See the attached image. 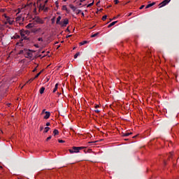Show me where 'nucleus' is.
Instances as JSON below:
<instances>
[{
    "mask_svg": "<svg viewBox=\"0 0 179 179\" xmlns=\"http://www.w3.org/2000/svg\"><path fill=\"white\" fill-rule=\"evenodd\" d=\"M20 36H21V39L20 40V42L17 43V45L23 47V41L29 40V38H27V36H26L24 31L23 30L20 31Z\"/></svg>",
    "mask_w": 179,
    "mask_h": 179,
    "instance_id": "f257e3e1",
    "label": "nucleus"
},
{
    "mask_svg": "<svg viewBox=\"0 0 179 179\" xmlns=\"http://www.w3.org/2000/svg\"><path fill=\"white\" fill-rule=\"evenodd\" d=\"M34 24H44V20H43L40 17L36 16L33 18Z\"/></svg>",
    "mask_w": 179,
    "mask_h": 179,
    "instance_id": "f03ea898",
    "label": "nucleus"
},
{
    "mask_svg": "<svg viewBox=\"0 0 179 179\" xmlns=\"http://www.w3.org/2000/svg\"><path fill=\"white\" fill-rule=\"evenodd\" d=\"M25 58H33V52L30 50L24 49Z\"/></svg>",
    "mask_w": 179,
    "mask_h": 179,
    "instance_id": "7ed1b4c3",
    "label": "nucleus"
},
{
    "mask_svg": "<svg viewBox=\"0 0 179 179\" xmlns=\"http://www.w3.org/2000/svg\"><path fill=\"white\" fill-rule=\"evenodd\" d=\"M171 1V0H164L162 2H161L159 4V8H164V6H166V5H169V3H170V2Z\"/></svg>",
    "mask_w": 179,
    "mask_h": 179,
    "instance_id": "20e7f679",
    "label": "nucleus"
},
{
    "mask_svg": "<svg viewBox=\"0 0 179 179\" xmlns=\"http://www.w3.org/2000/svg\"><path fill=\"white\" fill-rule=\"evenodd\" d=\"M3 16H4L5 19H6L5 24H8V23H9L10 24H13V21L10 20V17H8L6 14H3Z\"/></svg>",
    "mask_w": 179,
    "mask_h": 179,
    "instance_id": "39448f33",
    "label": "nucleus"
},
{
    "mask_svg": "<svg viewBox=\"0 0 179 179\" xmlns=\"http://www.w3.org/2000/svg\"><path fill=\"white\" fill-rule=\"evenodd\" d=\"M69 152H70V153H79V148L78 147L73 146L72 149L69 150Z\"/></svg>",
    "mask_w": 179,
    "mask_h": 179,
    "instance_id": "423d86ee",
    "label": "nucleus"
},
{
    "mask_svg": "<svg viewBox=\"0 0 179 179\" xmlns=\"http://www.w3.org/2000/svg\"><path fill=\"white\" fill-rule=\"evenodd\" d=\"M69 23V20L68 18H65L63 22H62V24H60V26L62 27H66V25Z\"/></svg>",
    "mask_w": 179,
    "mask_h": 179,
    "instance_id": "0eeeda50",
    "label": "nucleus"
},
{
    "mask_svg": "<svg viewBox=\"0 0 179 179\" xmlns=\"http://www.w3.org/2000/svg\"><path fill=\"white\" fill-rule=\"evenodd\" d=\"M45 115L43 117L45 120H48L50 118V116L51 115V113L48 111L45 112Z\"/></svg>",
    "mask_w": 179,
    "mask_h": 179,
    "instance_id": "6e6552de",
    "label": "nucleus"
},
{
    "mask_svg": "<svg viewBox=\"0 0 179 179\" xmlns=\"http://www.w3.org/2000/svg\"><path fill=\"white\" fill-rule=\"evenodd\" d=\"M61 19H62L61 16H59L57 18V21H56L57 24H62V22H61Z\"/></svg>",
    "mask_w": 179,
    "mask_h": 179,
    "instance_id": "1a4fd4ad",
    "label": "nucleus"
},
{
    "mask_svg": "<svg viewBox=\"0 0 179 179\" xmlns=\"http://www.w3.org/2000/svg\"><path fill=\"white\" fill-rule=\"evenodd\" d=\"M154 5H156V2H152L151 3H149L145 6V9H148V8H152V6H154Z\"/></svg>",
    "mask_w": 179,
    "mask_h": 179,
    "instance_id": "9d476101",
    "label": "nucleus"
},
{
    "mask_svg": "<svg viewBox=\"0 0 179 179\" xmlns=\"http://www.w3.org/2000/svg\"><path fill=\"white\" fill-rule=\"evenodd\" d=\"M34 23H29L26 26L27 29H31L33 27H34Z\"/></svg>",
    "mask_w": 179,
    "mask_h": 179,
    "instance_id": "9b49d317",
    "label": "nucleus"
},
{
    "mask_svg": "<svg viewBox=\"0 0 179 179\" xmlns=\"http://www.w3.org/2000/svg\"><path fill=\"white\" fill-rule=\"evenodd\" d=\"M69 8L72 9L73 12H76V7H75L73 4H70Z\"/></svg>",
    "mask_w": 179,
    "mask_h": 179,
    "instance_id": "f8f14e48",
    "label": "nucleus"
},
{
    "mask_svg": "<svg viewBox=\"0 0 179 179\" xmlns=\"http://www.w3.org/2000/svg\"><path fill=\"white\" fill-rule=\"evenodd\" d=\"M118 22V21H114L113 22H111L108 26V27L110 28V27H113V26H114L115 24H117Z\"/></svg>",
    "mask_w": 179,
    "mask_h": 179,
    "instance_id": "ddd939ff",
    "label": "nucleus"
},
{
    "mask_svg": "<svg viewBox=\"0 0 179 179\" xmlns=\"http://www.w3.org/2000/svg\"><path fill=\"white\" fill-rule=\"evenodd\" d=\"M44 90H45V87H42L40 89V90H39L40 94H43L44 93Z\"/></svg>",
    "mask_w": 179,
    "mask_h": 179,
    "instance_id": "4468645a",
    "label": "nucleus"
},
{
    "mask_svg": "<svg viewBox=\"0 0 179 179\" xmlns=\"http://www.w3.org/2000/svg\"><path fill=\"white\" fill-rule=\"evenodd\" d=\"M129 135H132V132H126V133L123 134V136H124V137L129 136Z\"/></svg>",
    "mask_w": 179,
    "mask_h": 179,
    "instance_id": "2eb2a0df",
    "label": "nucleus"
},
{
    "mask_svg": "<svg viewBox=\"0 0 179 179\" xmlns=\"http://www.w3.org/2000/svg\"><path fill=\"white\" fill-rule=\"evenodd\" d=\"M58 134H59V131H58V129H55L53 131V135L54 136H56V135H58Z\"/></svg>",
    "mask_w": 179,
    "mask_h": 179,
    "instance_id": "dca6fc26",
    "label": "nucleus"
},
{
    "mask_svg": "<svg viewBox=\"0 0 179 179\" xmlns=\"http://www.w3.org/2000/svg\"><path fill=\"white\" fill-rule=\"evenodd\" d=\"M62 10H66L67 13H69V10L66 8V6H62Z\"/></svg>",
    "mask_w": 179,
    "mask_h": 179,
    "instance_id": "f3484780",
    "label": "nucleus"
},
{
    "mask_svg": "<svg viewBox=\"0 0 179 179\" xmlns=\"http://www.w3.org/2000/svg\"><path fill=\"white\" fill-rule=\"evenodd\" d=\"M40 9H41V10H44L45 8V4H40L39 6Z\"/></svg>",
    "mask_w": 179,
    "mask_h": 179,
    "instance_id": "a211bd4d",
    "label": "nucleus"
},
{
    "mask_svg": "<svg viewBox=\"0 0 179 179\" xmlns=\"http://www.w3.org/2000/svg\"><path fill=\"white\" fill-rule=\"evenodd\" d=\"M89 42L87 41H83L80 43V45H85V44H87Z\"/></svg>",
    "mask_w": 179,
    "mask_h": 179,
    "instance_id": "6ab92c4d",
    "label": "nucleus"
},
{
    "mask_svg": "<svg viewBox=\"0 0 179 179\" xmlns=\"http://www.w3.org/2000/svg\"><path fill=\"white\" fill-rule=\"evenodd\" d=\"M23 31H24L25 36L26 35L29 36V34H30V31H29V30H26V31L23 30Z\"/></svg>",
    "mask_w": 179,
    "mask_h": 179,
    "instance_id": "aec40b11",
    "label": "nucleus"
},
{
    "mask_svg": "<svg viewBox=\"0 0 179 179\" xmlns=\"http://www.w3.org/2000/svg\"><path fill=\"white\" fill-rule=\"evenodd\" d=\"M43 71H40L39 73H38L36 76H35V77H34V79H37V78H38V76H40V75H41V73H42Z\"/></svg>",
    "mask_w": 179,
    "mask_h": 179,
    "instance_id": "412c9836",
    "label": "nucleus"
},
{
    "mask_svg": "<svg viewBox=\"0 0 179 179\" xmlns=\"http://www.w3.org/2000/svg\"><path fill=\"white\" fill-rule=\"evenodd\" d=\"M94 5V1H92V3H90L87 6V8H90L91 6H93Z\"/></svg>",
    "mask_w": 179,
    "mask_h": 179,
    "instance_id": "4be33fe9",
    "label": "nucleus"
},
{
    "mask_svg": "<svg viewBox=\"0 0 179 179\" xmlns=\"http://www.w3.org/2000/svg\"><path fill=\"white\" fill-rule=\"evenodd\" d=\"M79 55H80V52H77L75 55H74V59H76V58H78V57H79Z\"/></svg>",
    "mask_w": 179,
    "mask_h": 179,
    "instance_id": "5701e85b",
    "label": "nucleus"
},
{
    "mask_svg": "<svg viewBox=\"0 0 179 179\" xmlns=\"http://www.w3.org/2000/svg\"><path fill=\"white\" fill-rule=\"evenodd\" d=\"M48 131H50V127H45L44 132H45V134H47V132H48Z\"/></svg>",
    "mask_w": 179,
    "mask_h": 179,
    "instance_id": "b1692460",
    "label": "nucleus"
},
{
    "mask_svg": "<svg viewBox=\"0 0 179 179\" xmlns=\"http://www.w3.org/2000/svg\"><path fill=\"white\" fill-rule=\"evenodd\" d=\"M25 53H26V52L24 51V50H20V52H19L20 55L25 54Z\"/></svg>",
    "mask_w": 179,
    "mask_h": 179,
    "instance_id": "393cba45",
    "label": "nucleus"
},
{
    "mask_svg": "<svg viewBox=\"0 0 179 179\" xmlns=\"http://www.w3.org/2000/svg\"><path fill=\"white\" fill-rule=\"evenodd\" d=\"M96 36H99V32L94 34L91 36V37H96Z\"/></svg>",
    "mask_w": 179,
    "mask_h": 179,
    "instance_id": "a878e982",
    "label": "nucleus"
},
{
    "mask_svg": "<svg viewBox=\"0 0 179 179\" xmlns=\"http://www.w3.org/2000/svg\"><path fill=\"white\" fill-rule=\"evenodd\" d=\"M81 12H82V10H76V15H79V13H80Z\"/></svg>",
    "mask_w": 179,
    "mask_h": 179,
    "instance_id": "bb28decb",
    "label": "nucleus"
},
{
    "mask_svg": "<svg viewBox=\"0 0 179 179\" xmlns=\"http://www.w3.org/2000/svg\"><path fill=\"white\" fill-rule=\"evenodd\" d=\"M78 150H82V149H86V147H78Z\"/></svg>",
    "mask_w": 179,
    "mask_h": 179,
    "instance_id": "cd10ccee",
    "label": "nucleus"
},
{
    "mask_svg": "<svg viewBox=\"0 0 179 179\" xmlns=\"http://www.w3.org/2000/svg\"><path fill=\"white\" fill-rule=\"evenodd\" d=\"M59 143H65V141L58 140Z\"/></svg>",
    "mask_w": 179,
    "mask_h": 179,
    "instance_id": "c85d7f7f",
    "label": "nucleus"
},
{
    "mask_svg": "<svg viewBox=\"0 0 179 179\" xmlns=\"http://www.w3.org/2000/svg\"><path fill=\"white\" fill-rule=\"evenodd\" d=\"M107 19V15H103V17H102V20H106Z\"/></svg>",
    "mask_w": 179,
    "mask_h": 179,
    "instance_id": "c756f323",
    "label": "nucleus"
},
{
    "mask_svg": "<svg viewBox=\"0 0 179 179\" xmlns=\"http://www.w3.org/2000/svg\"><path fill=\"white\" fill-rule=\"evenodd\" d=\"M52 23H55V17L51 19Z\"/></svg>",
    "mask_w": 179,
    "mask_h": 179,
    "instance_id": "7c9ffc66",
    "label": "nucleus"
},
{
    "mask_svg": "<svg viewBox=\"0 0 179 179\" xmlns=\"http://www.w3.org/2000/svg\"><path fill=\"white\" fill-rule=\"evenodd\" d=\"M52 138V136H49L46 138V142H48V141H50V139H51Z\"/></svg>",
    "mask_w": 179,
    "mask_h": 179,
    "instance_id": "2f4dec72",
    "label": "nucleus"
},
{
    "mask_svg": "<svg viewBox=\"0 0 179 179\" xmlns=\"http://www.w3.org/2000/svg\"><path fill=\"white\" fill-rule=\"evenodd\" d=\"M15 38H20V36H19V35H15Z\"/></svg>",
    "mask_w": 179,
    "mask_h": 179,
    "instance_id": "473e14b6",
    "label": "nucleus"
},
{
    "mask_svg": "<svg viewBox=\"0 0 179 179\" xmlns=\"http://www.w3.org/2000/svg\"><path fill=\"white\" fill-rule=\"evenodd\" d=\"M120 3V1L118 0H115V4L117 5V3Z\"/></svg>",
    "mask_w": 179,
    "mask_h": 179,
    "instance_id": "72a5a7b5",
    "label": "nucleus"
},
{
    "mask_svg": "<svg viewBox=\"0 0 179 179\" xmlns=\"http://www.w3.org/2000/svg\"><path fill=\"white\" fill-rule=\"evenodd\" d=\"M118 16H120V15H117V17H114L112 20H110V21H111V20H115V19H117V18H118Z\"/></svg>",
    "mask_w": 179,
    "mask_h": 179,
    "instance_id": "f704fd0d",
    "label": "nucleus"
},
{
    "mask_svg": "<svg viewBox=\"0 0 179 179\" xmlns=\"http://www.w3.org/2000/svg\"><path fill=\"white\" fill-rule=\"evenodd\" d=\"M171 157H173V154H172V153H170L169 155V158L170 159V158H171Z\"/></svg>",
    "mask_w": 179,
    "mask_h": 179,
    "instance_id": "c9c22d12",
    "label": "nucleus"
},
{
    "mask_svg": "<svg viewBox=\"0 0 179 179\" xmlns=\"http://www.w3.org/2000/svg\"><path fill=\"white\" fill-rule=\"evenodd\" d=\"M34 79H36V78H31L28 82H30V83L33 82V80H34Z\"/></svg>",
    "mask_w": 179,
    "mask_h": 179,
    "instance_id": "e433bc0d",
    "label": "nucleus"
},
{
    "mask_svg": "<svg viewBox=\"0 0 179 179\" xmlns=\"http://www.w3.org/2000/svg\"><path fill=\"white\" fill-rule=\"evenodd\" d=\"M43 10H45V12H47V10H48V7H45V8L43 9Z\"/></svg>",
    "mask_w": 179,
    "mask_h": 179,
    "instance_id": "4c0bfd02",
    "label": "nucleus"
},
{
    "mask_svg": "<svg viewBox=\"0 0 179 179\" xmlns=\"http://www.w3.org/2000/svg\"><path fill=\"white\" fill-rule=\"evenodd\" d=\"M57 90H58V88H54L53 93H55V92H57Z\"/></svg>",
    "mask_w": 179,
    "mask_h": 179,
    "instance_id": "58836bf2",
    "label": "nucleus"
},
{
    "mask_svg": "<svg viewBox=\"0 0 179 179\" xmlns=\"http://www.w3.org/2000/svg\"><path fill=\"white\" fill-rule=\"evenodd\" d=\"M50 125H51V124L50 122L46 123V127H50Z\"/></svg>",
    "mask_w": 179,
    "mask_h": 179,
    "instance_id": "ea45409f",
    "label": "nucleus"
},
{
    "mask_svg": "<svg viewBox=\"0 0 179 179\" xmlns=\"http://www.w3.org/2000/svg\"><path fill=\"white\" fill-rule=\"evenodd\" d=\"M56 7L58 8L59 6L58 5V1L55 2Z\"/></svg>",
    "mask_w": 179,
    "mask_h": 179,
    "instance_id": "a19ab883",
    "label": "nucleus"
},
{
    "mask_svg": "<svg viewBox=\"0 0 179 179\" xmlns=\"http://www.w3.org/2000/svg\"><path fill=\"white\" fill-rule=\"evenodd\" d=\"M145 8V5H142L141 7H140V9H143Z\"/></svg>",
    "mask_w": 179,
    "mask_h": 179,
    "instance_id": "79ce46f5",
    "label": "nucleus"
},
{
    "mask_svg": "<svg viewBox=\"0 0 179 179\" xmlns=\"http://www.w3.org/2000/svg\"><path fill=\"white\" fill-rule=\"evenodd\" d=\"M38 41H43V38H38Z\"/></svg>",
    "mask_w": 179,
    "mask_h": 179,
    "instance_id": "37998d69",
    "label": "nucleus"
},
{
    "mask_svg": "<svg viewBox=\"0 0 179 179\" xmlns=\"http://www.w3.org/2000/svg\"><path fill=\"white\" fill-rule=\"evenodd\" d=\"M0 12L3 13V12H5V10L1 8V9L0 10Z\"/></svg>",
    "mask_w": 179,
    "mask_h": 179,
    "instance_id": "c03bdc74",
    "label": "nucleus"
},
{
    "mask_svg": "<svg viewBox=\"0 0 179 179\" xmlns=\"http://www.w3.org/2000/svg\"><path fill=\"white\" fill-rule=\"evenodd\" d=\"M55 88L58 89V84H56Z\"/></svg>",
    "mask_w": 179,
    "mask_h": 179,
    "instance_id": "a18cd8bd",
    "label": "nucleus"
},
{
    "mask_svg": "<svg viewBox=\"0 0 179 179\" xmlns=\"http://www.w3.org/2000/svg\"><path fill=\"white\" fill-rule=\"evenodd\" d=\"M37 71V66L33 70V72H36Z\"/></svg>",
    "mask_w": 179,
    "mask_h": 179,
    "instance_id": "49530a36",
    "label": "nucleus"
},
{
    "mask_svg": "<svg viewBox=\"0 0 179 179\" xmlns=\"http://www.w3.org/2000/svg\"><path fill=\"white\" fill-rule=\"evenodd\" d=\"M131 15H132V13H129L128 15H127V16H131Z\"/></svg>",
    "mask_w": 179,
    "mask_h": 179,
    "instance_id": "de8ad7c7",
    "label": "nucleus"
},
{
    "mask_svg": "<svg viewBox=\"0 0 179 179\" xmlns=\"http://www.w3.org/2000/svg\"><path fill=\"white\" fill-rule=\"evenodd\" d=\"M95 113H100V110H95Z\"/></svg>",
    "mask_w": 179,
    "mask_h": 179,
    "instance_id": "09e8293b",
    "label": "nucleus"
},
{
    "mask_svg": "<svg viewBox=\"0 0 179 179\" xmlns=\"http://www.w3.org/2000/svg\"><path fill=\"white\" fill-rule=\"evenodd\" d=\"M48 3V0L45 1V5Z\"/></svg>",
    "mask_w": 179,
    "mask_h": 179,
    "instance_id": "8fccbe9b",
    "label": "nucleus"
},
{
    "mask_svg": "<svg viewBox=\"0 0 179 179\" xmlns=\"http://www.w3.org/2000/svg\"><path fill=\"white\" fill-rule=\"evenodd\" d=\"M44 113H45V109H43L42 111V114H44Z\"/></svg>",
    "mask_w": 179,
    "mask_h": 179,
    "instance_id": "3c124183",
    "label": "nucleus"
},
{
    "mask_svg": "<svg viewBox=\"0 0 179 179\" xmlns=\"http://www.w3.org/2000/svg\"><path fill=\"white\" fill-rule=\"evenodd\" d=\"M99 3H100V1H99L96 3V6H99Z\"/></svg>",
    "mask_w": 179,
    "mask_h": 179,
    "instance_id": "603ef678",
    "label": "nucleus"
},
{
    "mask_svg": "<svg viewBox=\"0 0 179 179\" xmlns=\"http://www.w3.org/2000/svg\"><path fill=\"white\" fill-rule=\"evenodd\" d=\"M95 108H99V105H96V106H95Z\"/></svg>",
    "mask_w": 179,
    "mask_h": 179,
    "instance_id": "864d4df0",
    "label": "nucleus"
},
{
    "mask_svg": "<svg viewBox=\"0 0 179 179\" xmlns=\"http://www.w3.org/2000/svg\"><path fill=\"white\" fill-rule=\"evenodd\" d=\"M81 15H82V16H85V13H82Z\"/></svg>",
    "mask_w": 179,
    "mask_h": 179,
    "instance_id": "5fc2aeb1",
    "label": "nucleus"
},
{
    "mask_svg": "<svg viewBox=\"0 0 179 179\" xmlns=\"http://www.w3.org/2000/svg\"><path fill=\"white\" fill-rule=\"evenodd\" d=\"M80 2H85V1H83V0H80Z\"/></svg>",
    "mask_w": 179,
    "mask_h": 179,
    "instance_id": "6e6d98bb",
    "label": "nucleus"
},
{
    "mask_svg": "<svg viewBox=\"0 0 179 179\" xmlns=\"http://www.w3.org/2000/svg\"><path fill=\"white\" fill-rule=\"evenodd\" d=\"M164 164L166 166V161L164 162Z\"/></svg>",
    "mask_w": 179,
    "mask_h": 179,
    "instance_id": "4d7b16f0",
    "label": "nucleus"
},
{
    "mask_svg": "<svg viewBox=\"0 0 179 179\" xmlns=\"http://www.w3.org/2000/svg\"><path fill=\"white\" fill-rule=\"evenodd\" d=\"M68 37H72V35H69Z\"/></svg>",
    "mask_w": 179,
    "mask_h": 179,
    "instance_id": "13d9d810",
    "label": "nucleus"
},
{
    "mask_svg": "<svg viewBox=\"0 0 179 179\" xmlns=\"http://www.w3.org/2000/svg\"><path fill=\"white\" fill-rule=\"evenodd\" d=\"M81 5H82V3H79V6H80Z\"/></svg>",
    "mask_w": 179,
    "mask_h": 179,
    "instance_id": "bf43d9fd",
    "label": "nucleus"
},
{
    "mask_svg": "<svg viewBox=\"0 0 179 179\" xmlns=\"http://www.w3.org/2000/svg\"><path fill=\"white\" fill-rule=\"evenodd\" d=\"M99 10H100V12H101V10H103V8H101Z\"/></svg>",
    "mask_w": 179,
    "mask_h": 179,
    "instance_id": "052dcab7",
    "label": "nucleus"
},
{
    "mask_svg": "<svg viewBox=\"0 0 179 179\" xmlns=\"http://www.w3.org/2000/svg\"><path fill=\"white\" fill-rule=\"evenodd\" d=\"M89 143H94V142H89Z\"/></svg>",
    "mask_w": 179,
    "mask_h": 179,
    "instance_id": "680f3d73",
    "label": "nucleus"
},
{
    "mask_svg": "<svg viewBox=\"0 0 179 179\" xmlns=\"http://www.w3.org/2000/svg\"><path fill=\"white\" fill-rule=\"evenodd\" d=\"M41 131H43V127H41Z\"/></svg>",
    "mask_w": 179,
    "mask_h": 179,
    "instance_id": "e2e57ef3",
    "label": "nucleus"
},
{
    "mask_svg": "<svg viewBox=\"0 0 179 179\" xmlns=\"http://www.w3.org/2000/svg\"><path fill=\"white\" fill-rule=\"evenodd\" d=\"M84 152H85V153H87V151H85V150H84Z\"/></svg>",
    "mask_w": 179,
    "mask_h": 179,
    "instance_id": "0e129e2a",
    "label": "nucleus"
},
{
    "mask_svg": "<svg viewBox=\"0 0 179 179\" xmlns=\"http://www.w3.org/2000/svg\"><path fill=\"white\" fill-rule=\"evenodd\" d=\"M1 28H2V25L0 24V29H1Z\"/></svg>",
    "mask_w": 179,
    "mask_h": 179,
    "instance_id": "69168bd1",
    "label": "nucleus"
},
{
    "mask_svg": "<svg viewBox=\"0 0 179 179\" xmlns=\"http://www.w3.org/2000/svg\"><path fill=\"white\" fill-rule=\"evenodd\" d=\"M57 94L59 95V94H61V93H59V92H57Z\"/></svg>",
    "mask_w": 179,
    "mask_h": 179,
    "instance_id": "338daca9",
    "label": "nucleus"
},
{
    "mask_svg": "<svg viewBox=\"0 0 179 179\" xmlns=\"http://www.w3.org/2000/svg\"><path fill=\"white\" fill-rule=\"evenodd\" d=\"M64 2H66L67 0H63Z\"/></svg>",
    "mask_w": 179,
    "mask_h": 179,
    "instance_id": "774afa93",
    "label": "nucleus"
}]
</instances>
